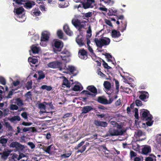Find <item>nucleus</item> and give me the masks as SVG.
Masks as SVG:
<instances>
[{"label":"nucleus","mask_w":161,"mask_h":161,"mask_svg":"<svg viewBox=\"0 0 161 161\" xmlns=\"http://www.w3.org/2000/svg\"><path fill=\"white\" fill-rule=\"evenodd\" d=\"M32 123L31 122H23L22 123V125L25 126H29L31 125Z\"/></svg>","instance_id":"obj_59"},{"label":"nucleus","mask_w":161,"mask_h":161,"mask_svg":"<svg viewBox=\"0 0 161 161\" xmlns=\"http://www.w3.org/2000/svg\"><path fill=\"white\" fill-rule=\"evenodd\" d=\"M18 109V106L16 105L12 104L10 106V109L11 110H17Z\"/></svg>","instance_id":"obj_47"},{"label":"nucleus","mask_w":161,"mask_h":161,"mask_svg":"<svg viewBox=\"0 0 161 161\" xmlns=\"http://www.w3.org/2000/svg\"><path fill=\"white\" fill-rule=\"evenodd\" d=\"M63 30L65 33L69 36H71L73 34V32L70 30L69 26L67 24L64 26Z\"/></svg>","instance_id":"obj_20"},{"label":"nucleus","mask_w":161,"mask_h":161,"mask_svg":"<svg viewBox=\"0 0 161 161\" xmlns=\"http://www.w3.org/2000/svg\"><path fill=\"white\" fill-rule=\"evenodd\" d=\"M27 144L31 147V149H33L35 147V145L32 142H29Z\"/></svg>","instance_id":"obj_58"},{"label":"nucleus","mask_w":161,"mask_h":161,"mask_svg":"<svg viewBox=\"0 0 161 161\" xmlns=\"http://www.w3.org/2000/svg\"><path fill=\"white\" fill-rule=\"evenodd\" d=\"M94 124L97 126H101L105 127L107 126L108 124L106 122L98 121L95 120L94 121Z\"/></svg>","instance_id":"obj_17"},{"label":"nucleus","mask_w":161,"mask_h":161,"mask_svg":"<svg viewBox=\"0 0 161 161\" xmlns=\"http://www.w3.org/2000/svg\"><path fill=\"white\" fill-rule=\"evenodd\" d=\"M0 82L2 85H5L6 83L5 78L2 76H0Z\"/></svg>","instance_id":"obj_48"},{"label":"nucleus","mask_w":161,"mask_h":161,"mask_svg":"<svg viewBox=\"0 0 161 161\" xmlns=\"http://www.w3.org/2000/svg\"><path fill=\"white\" fill-rule=\"evenodd\" d=\"M21 116L25 119H26L28 118L27 114L26 112H24L22 113Z\"/></svg>","instance_id":"obj_56"},{"label":"nucleus","mask_w":161,"mask_h":161,"mask_svg":"<svg viewBox=\"0 0 161 161\" xmlns=\"http://www.w3.org/2000/svg\"><path fill=\"white\" fill-rule=\"evenodd\" d=\"M94 108L91 106H86L82 108L81 109V114H87L92 110H93Z\"/></svg>","instance_id":"obj_15"},{"label":"nucleus","mask_w":161,"mask_h":161,"mask_svg":"<svg viewBox=\"0 0 161 161\" xmlns=\"http://www.w3.org/2000/svg\"><path fill=\"white\" fill-rule=\"evenodd\" d=\"M92 15V12H88L85 14L83 15V16L86 17V18H89L91 17Z\"/></svg>","instance_id":"obj_54"},{"label":"nucleus","mask_w":161,"mask_h":161,"mask_svg":"<svg viewBox=\"0 0 161 161\" xmlns=\"http://www.w3.org/2000/svg\"><path fill=\"white\" fill-rule=\"evenodd\" d=\"M82 88L80 87V86L78 85H75L73 88V90L75 91H80L82 90Z\"/></svg>","instance_id":"obj_39"},{"label":"nucleus","mask_w":161,"mask_h":161,"mask_svg":"<svg viewBox=\"0 0 161 161\" xmlns=\"http://www.w3.org/2000/svg\"><path fill=\"white\" fill-rule=\"evenodd\" d=\"M32 94L31 93V91H29L26 93L25 95V97L27 98H32Z\"/></svg>","instance_id":"obj_45"},{"label":"nucleus","mask_w":161,"mask_h":161,"mask_svg":"<svg viewBox=\"0 0 161 161\" xmlns=\"http://www.w3.org/2000/svg\"><path fill=\"white\" fill-rule=\"evenodd\" d=\"M97 75L102 77L105 78L106 76L105 74H104L101 71V69L100 68H98L97 71Z\"/></svg>","instance_id":"obj_34"},{"label":"nucleus","mask_w":161,"mask_h":161,"mask_svg":"<svg viewBox=\"0 0 161 161\" xmlns=\"http://www.w3.org/2000/svg\"><path fill=\"white\" fill-rule=\"evenodd\" d=\"M87 53L84 49L80 50L78 52L79 57L81 59L86 60L88 58Z\"/></svg>","instance_id":"obj_13"},{"label":"nucleus","mask_w":161,"mask_h":161,"mask_svg":"<svg viewBox=\"0 0 161 161\" xmlns=\"http://www.w3.org/2000/svg\"><path fill=\"white\" fill-rule=\"evenodd\" d=\"M71 22L74 26L77 29L78 31L79 32L81 31L82 28L84 27V25L82 24L80 21L78 19H72Z\"/></svg>","instance_id":"obj_7"},{"label":"nucleus","mask_w":161,"mask_h":161,"mask_svg":"<svg viewBox=\"0 0 161 161\" xmlns=\"http://www.w3.org/2000/svg\"><path fill=\"white\" fill-rule=\"evenodd\" d=\"M4 112L3 113V116H7L8 115L9 113V110L8 108H6L4 109Z\"/></svg>","instance_id":"obj_61"},{"label":"nucleus","mask_w":161,"mask_h":161,"mask_svg":"<svg viewBox=\"0 0 161 161\" xmlns=\"http://www.w3.org/2000/svg\"><path fill=\"white\" fill-rule=\"evenodd\" d=\"M61 53L62 54H65L66 55L65 56L63 57V58L65 57L66 56L69 57V56L70 54L69 52L66 49H64L63 51L61 52Z\"/></svg>","instance_id":"obj_41"},{"label":"nucleus","mask_w":161,"mask_h":161,"mask_svg":"<svg viewBox=\"0 0 161 161\" xmlns=\"http://www.w3.org/2000/svg\"><path fill=\"white\" fill-rule=\"evenodd\" d=\"M83 36L82 35H78L76 38L77 43L80 46H83L85 45Z\"/></svg>","instance_id":"obj_16"},{"label":"nucleus","mask_w":161,"mask_h":161,"mask_svg":"<svg viewBox=\"0 0 161 161\" xmlns=\"http://www.w3.org/2000/svg\"><path fill=\"white\" fill-rule=\"evenodd\" d=\"M135 134L136 135V137H140L142 135V132L141 130H138L137 132H135Z\"/></svg>","instance_id":"obj_49"},{"label":"nucleus","mask_w":161,"mask_h":161,"mask_svg":"<svg viewBox=\"0 0 161 161\" xmlns=\"http://www.w3.org/2000/svg\"><path fill=\"white\" fill-rule=\"evenodd\" d=\"M151 152V147L149 146H146L142 149V153L144 154H147Z\"/></svg>","instance_id":"obj_19"},{"label":"nucleus","mask_w":161,"mask_h":161,"mask_svg":"<svg viewBox=\"0 0 161 161\" xmlns=\"http://www.w3.org/2000/svg\"><path fill=\"white\" fill-rule=\"evenodd\" d=\"M72 116V114L71 113H67L64 114L63 118L64 119L68 117H69L71 116Z\"/></svg>","instance_id":"obj_63"},{"label":"nucleus","mask_w":161,"mask_h":161,"mask_svg":"<svg viewBox=\"0 0 161 161\" xmlns=\"http://www.w3.org/2000/svg\"><path fill=\"white\" fill-rule=\"evenodd\" d=\"M94 41L95 43H96V46L101 48L103 46L108 45L110 42V40L108 38L99 39L97 38H96L94 39Z\"/></svg>","instance_id":"obj_2"},{"label":"nucleus","mask_w":161,"mask_h":161,"mask_svg":"<svg viewBox=\"0 0 161 161\" xmlns=\"http://www.w3.org/2000/svg\"><path fill=\"white\" fill-rule=\"evenodd\" d=\"M87 89L90 91L91 92V98H94L96 97L97 93V90L96 87L94 86H89L87 87Z\"/></svg>","instance_id":"obj_12"},{"label":"nucleus","mask_w":161,"mask_h":161,"mask_svg":"<svg viewBox=\"0 0 161 161\" xmlns=\"http://www.w3.org/2000/svg\"><path fill=\"white\" fill-rule=\"evenodd\" d=\"M85 142V141H82L78 144L77 146L75 147V149L76 150H78V149L80 147L82 146L81 149L80 150H78L77 152V153H82L86 150V147L89 145V143L87 142L85 145H83Z\"/></svg>","instance_id":"obj_6"},{"label":"nucleus","mask_w":161,"mask_h":161,"mask_svg":"<svg viewBox=\"0 0 161 161\" xmlns=\"http://www.w3.org/2000/svg\"><path fill=\"white\" fill-rule=\"evenodd\" d=\"M45 77V74L43 73H42L39 74V77L38 78V80H40L44 78Z\"/></svg>","instance_id":"obj_57"},{"label":"nucleus","mask_w":161,"mask_h":161,"mask_svg":"<svg viewBox=\"0 0 161 161\" xmlns=\"http://www.w3.org/2000/svg\"><path fill=\"white\" fill-rule=\"evenodd\" d=\"M34 129L33 127H25L23 129V132H26L28 131H31V130H33Z\"/></svg>","instance_id":"obj_46"},{"label":"nucleus","mask_w":161,"mask_h":161,"mask_svg":"<svg viewBox=\"0 0 161 161\" xmlns=\"http://www.w3.org/2000/svg\"><path fill=\"white\" fill-rule=\"evenodd\" d=\"M50 36V33L47 31H44L42 33L41 35V42L40 44L42 46H45L46 45V43L43 44V42L48 41Z\"/></svg>","instance_id":"obj_5"},{"label":"nucleus","mask_w":161,"mask_h":161,"mask_svg":"<svg viewBox=\"0 0 161 161\" xmlns=\"http://www.w3.org/2000/svg\"><path fill=\"white\" fill-rule=\"evenodd\" d=\"M24 8L22 7L17 8H15L14 9V12L16 14L19 15L20 14H22L24 12Z\"/></svg>","instance_id":"obj_23"},{"label":"nucleus","mask_w":161,"mask_h":161,"mask_svg":"<svg viewBox=\"0 0 161 161\" xmlns=\"http://www.w3.org/2000/svg\"><path fill=\"white\" fill-rule=\"evenodd\" d=\"M68 70L70 71L71 73L73 75V76L76 75V73H74V71L76 70L75 68L72 66H68Z\"/></svg>","instance_id":"obj_28"},{"label":"nucleus","mask_w":161,"mask_h":161,"mask_svg":"<svg viewBox=\"0 0 161 161\" xmlns=\"http://www.w3.org/2000/svg\"><path fill=\"white\" fill-rule=\"evenodd\" d=\"M156 158L155 156L153 154L150 155V156L147 157L146 158V161H153L154 158Z\"/></svg>","instance_id":"obj_37"},{"label":"nucleus","mask_w":161,"mask_h":161,"mask_svg":"<svg viewBox=\"0 0 161 161\" xmlns=\"http://www.w3.org/2000/svg\"><path fill=\"white\" fill-rule=\"evenodd\" d=\"M3 149L1 147L0 148V154L2 155L1 158L3 159L6 160L12 151L11 150H9L8 149H6V148H4V151H3Z\"/></svg>","instance_id":"obj_11"},{"label":"nucleus","mask_w":161,"mask_h":161,"mask_svg":"<svg viewBox=\"0 0 161 161\" xmlns=\"http://www.w3.org/2000/svg\"><path fill=\"white\" fill-rule=\"evenodd\" d=\"M41 14L38 8H36L35 9L32 10L31 11V14L34 16H39Z\"/></svg>","instance_id":"obj_21"},{"label":"nucleus","mask_w":161,"mask_h":161,"mask_svg":"<svg viewBox=\"0 0 161 161\" xmlns=\"http://www.w3.org/2000/svg\"><path fill=\"white\" fill-rule=\"evenodd\" d=\"M113 80H114L115 82L116 89L118 90L119 89V81L115 79H114Z\"/></svg>","instance_id":"obj_50"},{"label":"nucleus","mask_w":161,"mask_h":161,"mask_svg":"<svg viewBox=\"0 0 161 161\" xmlns=\"http://www.w3.org/2000/svg\"><path fill=\"white\" fill-rule=\"evenodd\" d=\"M28 60L29 62L33 64H35L38 62V60L37 59L30 58H28Z\"/></svg>","instance_id":"obj_43"},{"label":"nucleus","mask_w":161,"mask_h":161,"mask_svg":"<svg viewBox=\"0 0 161 161\" xmlns=\"http://www.w3.org/2000/svg\"><path fill=\"white\" fill-rule=\"evenodd\" d=\"M54 149V146L53 145H51L48 146L47 147L45 148L44 149L45 151L47 153L50 154Z\"/></svg>","instance_id":"obj_24"},{"label":"nucleus","mask_w":161,"mask_h":161,"mask_svg":"<svg viewBox=\"0 0 161 161\" xmlns=\"http://www.w3.org/2000/svg\"><path fill=\"white\" fill-rule=\"evenodd\" d=\"M15 101L16 102H14V103L16 104L18 106L20 107L24 105L23 101L22 99H20V98H16L15 99Z\"/></svg>","instance_id":"obj_27"},{"label":"nucleus","mask_w":161,"mask_h":161,"mask_svg":"<svg viewBox=\"0 0 161 161\" xmlns=\"http://www.w3.org/2000/svg\"><path fill=\"white\" fill-rule=\"evenodd\" d=\"M62 62L61 61H56L50 62L47 64L48 67L53 68H58L60 70L62 69Z\"/></svg>","instance_id":"obj_9"},{"label":"nucleus","mask_w":161,"mask_h":161,"mask_svg":"<svg viewBox=\"0 0 161 161\" xmlns=\"http://www.w3.org/2000/svg\"><path fill=\"white\" fill-rule=\"evenodd\" d=\"M20 120L21 118L19 116H14L10 119V121L12 122H14V121H16V120L20 121Z\"/></svg>","instance_id":"obj_33"},{"label":"nucleus","mask_w":161,"mask_h":161,"mask_svg":"<svg viewBox=\"0 0 161 161\" xmlns=\"http://www.w3.org/2000/svg\"><path fill=\"white\" fill-rule=\"evenodd\" d=\"M114 104L116 106L120 105H121V100L120 99L118 100L117 101L115 102Z\"/></svg>","instance_id":"obj_60"},{"label":"nucleus","mask_w":161,"mask_h":161,"mask_svg":"<svg viewBox=\"0 0 161 161\" xmlns=\"http://www.w3.org/2000/svg\"><path fill=\"white\" fill-rule=\"evenodd\" d=\"M44 103H41L38 104V107L39 108L41 109V110H44L45 111L46 110V106Z\"/></svg>","instance_id":"obj_44"},{"label":"nucleus","mask_w":161,"mask_h":161,"mask_svg":"<svg viewBox=\"0 0 161 161\" xmlns=\"http://www.w3.org/2000/svg\"><path fill=\"white\" fill-rule=\"evenodd\" d=\"M32 82L31 81H28L27 82L25 87L27 90H30L32 88Z\"/></svg>","instance_id":"obj_36"},{"label":"nucleus","mask_w":161,"mask_h":161,"mask_svg":"<svg viewBox=\"0 0 161 161\" xmlns=\"http://www.w3.org/2000/svg\"><path fill=\"white\" fill-rule=\"evenodd\" d=\"M135 115L134 116L136 119H138V110L137 108H135L134 109Z\"/></svg>","instance_id":"obj_52"},{"label":"nucleus","mask_w":161,"mask_h":161,"mask_svg":"<svg viewBox=\"0 0 161 161\" xmlns=\"http://www.w3.org/2000/svg\"><path fill=\"white\" fill-rule=\"evenodd\" d=\"M8 140L7 139L1 136L0 137V148H5Z\"/></svg>","instance_id":"obj_18"},{"label":"nucleus","mask_w":161,"mask_h":161,"mask_svg":"<svg viewBox=\"0 0 161 161\" xmlns=\"http://www.w3.org/2000/svg\"><path fill=\"white\" fill-rule=\"evenodd\" d=\"M106 3H107L108 5L111 6L114 3V2L111 0H107V1L106 2Z\"/></svg>","instance_id":"obj_62"},{"label":"nucleus","mask_w":161,"mask_h":161,"mask_svg":"<svg viewBox=\"0 0 161 161\" xmlns=\"http://www.w3.org/2000/svg\"><path fill=\"white\" fill-rule=\"evenodd\" d=\"M57 34L59 39L63 38V33L61 30H58L57 32Z\"/></svg>","instance_id":"obj_42"},{"label":"nucleus","mask_w":161,"mask_h":161,"mask_svg":"<svg viewBox=\"0 0 161 161\" xmlns=\"http://www.w3.org/2000/svg\"><path fill=\"white\" fill-rule=\"evenodd\" d=\"M135 103L137 106H141L142 105L141 101L139 99H136L135 100Z\"/></svg>","instance_id":"obj_53"},{"label":"nucleus","mask_w":161,"mask_h":161,"mask_svg":"<svg viewBox=\"0 0 161 161\" xmlns=\"http://www.w3.org/2000/svg\"><path fill=\"white\" fill-rule=\"evenodd\" d=\"M104 88L105 89L109 90L111 88V83L107 81H105L103 84Z\"/></svg>","instance_id":"obj_30"},{"label":"nucleus","mask_w":161,"mask_h":161,"mask_svg":"<svg viewBox=\"0 0 161 161\" xmlns=\"http://www.w3.org/2000/svg\"><path fill=\"white\" fill-rule=\"evenodd\" d=\"M97 101L99 103L106 105L111 103L114 101V99L110 98L109 100H108L104 96H99L98 97Z\"/></svg>","instance_id":"obj_8"},{"label":"nucleus","mask_w":161,"mask_h":161,"mask_svg":"<svg viewBox=\"0 0 161 161\" xmlns=\"http://www.w3.org/2000/svg\"><path fill=\"white\" fill-rule=\"evenodd\" d=\"M112 37L113 38H118L120 36L121 34L119 31L113 30L112 32Z\"/></svg>","instance_id":"obj_26"},{"label":"nucleus","mask_w":161,"mask_h":161,"mask_svg":"<svg viewBox=\"0 0 161 161\" xmlns=\"http://www.w3.org/2000/svg\"><path fill=\"white\" fill-rule=\"evenodd\" d=\"M140 115L142 120L147 121L146 124L147 126H151L152 125L153 121H152V119L153 117L148 110L144 109L140 110Z\"/></svg>","instance_id":"obj_1"},{"label":"nucleus","mask_w":161,"mask_h":161,"mask_svg":"<svg viewBox=\"0 0 161 161\" xmlns=\"http://www.w3.org/2000/svg\"><path fill=\"white\" fill-rule=\"evenodd\" d=\"M101 147L103 148V149L104 150V152L105 153L108 154V153H110V151L108 150L105 146L102 145Z\"/></svg>","instance_id":"obj_55"},{"label":"nucleus","mask_w":161,"mask_h":161,"mask_svg":"<svg viewBox=\"0 0 161 161\" xmlns=\"http://www.w3.org/2000/svg\"><path fill=\"white\" fill-rule=\"evenodd\" d=\"M122 23L120 31H121L123 32L125 30L127 26V22L125 21H124L123 22L122 21L121 22Z\"/></svg>","instance_id":"obj_32"},{"label":"nucleus","mask_w":161,"mask_h":161,"mask_svg":"<svg viewBox=\"0 0 161 161\" xmlns=\"http://www.w3.org/2000/svg\"><path fill=\"white\" fill-rule=\"evenodd\" d=\"M83 5V7L84 9H86L89 8H93V6L92 5V4L90 3L87 2L86 3H84L83 2H80Z\"/></svg>","instance_id":"obj_22"},{"label":"nucleus","mask_w":161,"mask_h":161,"mask_svg":"<svg viewBox=\"0 0 161 161\" xmlns=\"http://www.w3.org/2000/svg\"><path fill=\"white\" fill-rule=\"evenodd\" d=\"M125 132L123 130L118 131L114 128H110L109 129L107 132V136H118L122 135Z\"/></svg>","instance_id":"obj_4"},{"label":"nucleus","mask_w":161,"mask_h":161,"mask_svg":"<svg viewBox=\"0 0 161 161\" xmlns=\"http://www.w3.org/2000/svg\"><path fill=\"white\" fill-rule=\"evenodd\" d=\"M139 92L141 94L139 96V98L142 101L147 99L149 97V94L147 91H139Z\"/></svg>","instance_id":"obj_14"},{"label":"nucleus","mask_w":161,"mask_h":161,"mask_svg":"<svg viewBox=\"0 0 161 161\" xmlns=\"http://www.w3.org/2000/svg\"><path fill=\"white\" fill-rule=\"evenodd\" d=\"M62 85L65 86L67 87H70V83L66 78L64 77L63 80Z\"/></svg>","instance_id":"obj_31"},{"label":"nucleus","mask_w":161,"mask_h":161,"mask_svg":"<svg viewBox=\"0 0 161 161\" xmlns=\"http://www.w3.org/2000/svg\"><path fill=\"white\" fill-rule=\"evenodd\" d=\"M10 147L15 148L18 151H21L24 150V146L17 142H12L10 145Z\"/></svg>","instance_id":"obj_10"},{"label":"nucleus","mask_w":161,"mask_h":161,"mask_svg":"<svg viewBox=\"0 0 161 161\" xmlns=\"http://www.w3.org/2000/svg\"><path fill=\"white\" fill-rule=\"evenodd\" d=\"M31 51L33 53H38L40 51V48L37 47L34 45H32L31 47Z\"/></svg>","instance_id":"obj_25"},{"label":"nucleus","mask_w":161,"mask_h":161,"mask_svg":"<svg viewBox=\"0 0 161 161\" xmlns=\"http://www.w3.org/2000/svg\"><path fill=\"white\" fill-rule=\"evenodd\" d=\"M19 155H17L15 154H14L12 156L11 159H12L16 160L18 161H19L20 159H19Z\"/></svg>","instance_id":"obj_51"},{"label":"nucleus","mask_w":161,"mask_h":161,"mask_svg":"<svg viewBox=\"0 0 161 161\" xmlns=\"http://www.w3.org/2000/svg\"><path fill=\"white\" fill-rule=\"evenodd\" d=\"M81 93L87 95V97L91 98V92L87 90H84L81 92Z\"/></svg>","instance_id":"obj_38"},{"label":"nucleus","mask_w":161,"mask_h":161,"mask_svg":"<svg viewBox=\"0 0 161 161\" xmlns=\"http://www.w3.org/2000/svg\"><path fill=\"white\" fill-rule=\"evenodd\" d=\"M4 125L9 130H11L13 129L12 126H11L10 123L8 122H5L4 123Z\"/></svg>","instance_id":"obj_40"},{"label":"nucleus","mask_w":161,"mask_h":161,"mask_svg":"<svg viewBox=\"0 0 161 161\" xmlns=\"http://www.w3.org/2000/svg\"><path fill=\"white\" fill-rule=\"evenodd\" d=\"M130 155L131 157H135L136 156L137 154L136 153L134 152L131 151L130 152Z\"/></svg>","instance_id":"obj_64"},{"label":"nucleus","mask_w":161,"mask_h":161,"mask_svg":"<svg viewBox=\"0 0 161 161\" xmlns=\"http://www.w3.org/2000/svg\"><path fill=\"white\" fill-rule=\"evenodd\" d=\"M64 46L63 42L59 40H57L53 42V49L55 52H60Z\"/></svg>","instance_id":"obj_3"},{"label":"nucleus","mask_w":161,"mask_h":161,"mask_svg":"<svg viewBox=\"0 0 161 161\" xmlns=\"http://www.w3.org/2000/svg\"><path fill=\"white\" fill-rule=\"evenodd\" d=\"M41 88L43 90L46 89L47 91H50L52 89V87L50 86L43 85L41 86Z\"/></svg>","instance_id":"obj_35"},{"label":"nucleus","mask_w":161,"mask_h":161,"mask_svg":"<svg viewBox=\"0 0 161 161\" xmlns=\"http://www.w3.org/2000/svg\"><path fill=\"white\" fill-rule=\"evenodd\" d=\"M35 3L33 1H29L25 3V6L26 8H31L33 6L35 5Z\"/></svg>","instance_id":"obj_29"}]
</instances>
